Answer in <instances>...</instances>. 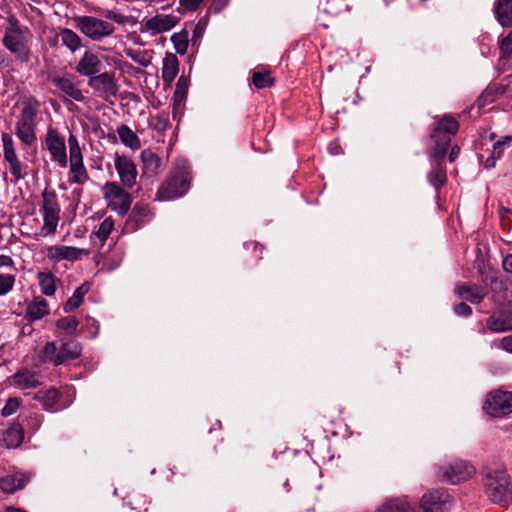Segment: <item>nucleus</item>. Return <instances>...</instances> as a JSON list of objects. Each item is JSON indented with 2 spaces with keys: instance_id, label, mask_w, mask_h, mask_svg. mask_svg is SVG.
<instances>
[{
  "instance_id": "f257e3e1",
  "label": "nucleus",
  "mask_w": 512,
  "mask_h": 512,
  "mask_svg": "<svg viewBox=\"0 0 512 512\" xmlns=\"http://www.w3.org/2000/svg\"><path fill=\"white\" fill-rule=\"evenodd\" d=\"M482 474L485 493L493 503L506 505L512 501L511 480L503 464L485 466Z\"/></svg>"
},
{
  "instance_id": "f03ea898",
  "label": "nucleus",
  "mask_w": 512,
  "mask_h": 512,
  "mask_svg": "<svg viewBox=\"0 0 512 512\" xmlns=\"http://www.w3.org/2000/svg\"><path fill=\"white\" fill-rule=\"evenodd\" d=\"M31 40L30 29L22 25L15 15H9L2 38L3 46L21 62H28Z\"/></svg>"
},
{
  "instance_id": "7ed1b4c3",
  "label": "nucleus",
  "mask_w": 512,
  "mask_h": 512,
  "mask_svg": "<svg viewBox=\"0 0 512 512\" xmlns=\"http://www.w3.org/2000/svg\"><path fill=\"white\" fill-rule=\"evenodd\" d=\"M191 170L185 159H177L171 175L160 186L156 199L165 201L184 195L190 188Z\"/></svg>"
},
{
  "instance_id": "20e7f679",
  "label": "nucleus",
  "mask_w": 512,
  "mask_h": 512,
  "mask_svg": "<svg viewBox=\"0 0 512 512\" xmlns=\"http://www.w3.org/2000/svg\"><path fill=\"white\" fill-rule=\"evenodd\" d=\"M459 123L450 114H445L439 119L431 132V140L433 146L429 148V156L436 158H444L451 141V135L457 133Z\"/></svg>"
},
{
  "instance_id": "39448f33",
  "label": "nucleus",
  "mask_w": 512,
  "mask_h": 512,
  "mask_svg": "<svg viewBox=\"0 0 512 512\" xmlns=\"http://www.w3.org/2000/svg\"><path fill=\"white\" fill-rule=\"evenodd\" d=\"M39 110V103L36 99L30 98L23 102L22 109L15 124V134L26 146L32 145L36 137V116Z\"/></svg>"
},
{
  "instance_id": "423d86ee",
  "label": "nucleus",
  "mask_w": 512,
  "mask_h": 512,
  "mask_svg": "<svg viewBox=\"0 0 512 512\" xmlns=\"http://www.w3.org/2000/svg\"><path fill=\"white\" fill-rule=\"evenodd\" d=\"M82 345L74 340L63 342L60 348H57L55 342L50 341L45 344L42 350V359L45 363L59 366L68 361L80 357Z\"/></svg>"
},
{
  "instance_id": "0eeeda50",
  "label": "nucleus",
  "mask_w": 512,
  "mask_h": 512,
  "mask_svg": "<svg viewBox=\"0 0 512 512\" xmlns=\"http://www.w3.org/2000/svg\"><path fill=\"white\" fill-rule=\"evenodd\" d=\"M40 211L43 217V226L41 227L40 235L46 237L54 234L60 219V205L54 191L44 190L42 193V206Z\"/></svg>"
},
{
  "instance_id": "6e6552de",
  "label": "nucleus",
  "mask_w": 512,
  "mask_h": 512,
  "mask_svg": "<svg viewBox=\"0 0 512 512\" xmlns=\"http://www.w3.org/2000/svg\"><path fill=\"white\" fill-rule=\"evenodd\" d=\"M102 192L108 208L119 216H125L128 213L132 197L117 182H107L103 186Z\"/></svg>"
},
{
  "instance_id": "1a4fd4ad",
  "label": "nucleus",
  "mask_w": 512,
  "mask_h": 512,
  "mask_svg": "<svg viewBox=\"0 0 512 512\" xmlns=\"http://www.w3.org/2000/svg\"><path fill=\"white\" fill-rule=\"evenodd\" d=\"M75 23L76 27L92 41H101L115 31V27L111 23L93 16L76 17Z\"/></svg>"
},
{
  "instance_id": "9d476101",
  "label": "nucleus",
  "mask_w": 512,
  "mask_h": 512,
  "mask_svg": "<svg viewBox=\"0 0 512 512\" xmlns=\"http://www.w3.org/2000/svg\"><path fill=\"white\" fill-rule=\"evenodd\" d=\"M70 154V174L69 182L84 184L89 176L83 163L81 148L75 135L70 134L68 138Z\"/></svg>"
},
{
  "instance_id": "9b49d317",
  "label": "nucleus",
  "mask_w": 512,
  "mask_h": 512,
  "mask_svg": "<svg viewBox=\"0 0 512 512\" xmlns=\"http://www.w3.org/2000/svg\"><path fill=\"white\" fill-rule=\"evenodd\" d=\"M475 469L466 461L457 460L438 468L437 476L442 482L458 484L472 477Z\"/></svg>"
},
{
  "instance_id": "f8f14e48",
  "label": "nucleus",
  "mask_w": 512,
  "mask_h": 512,
  "mask_svg": "<svg viewBox=\"0 0 512 512\" xmlns=\"http://www.w3.org/2000/svg\"><path fill=\"white\" fill-rule=\"evenodd\" d=\"M453 498L444 489H434L425 493L420 501L423 512H449Z\"/></svg>"
},
{
  "instance_id": "ddd939ff",
  "label": "nucleus",
  "mask_w": 512,
  "mask_h": 512,
  "mask_svg": "<svg viewBox=\"0 0 512 512\" xmlns=\"http://www.w3.org/2000/svg\"><path fill=\"white\" fill-rule=\"evenodd\" d=\"M484 410L492 417H503L512 413V392H491L485 401Z\"/></svg>"
},
{
  "instance_id": "4468645a",
  "label": "nucleus",
  "mask_w": 512,
  "mask_h": 512,
  "mask_svg": "<svg viewBox=\"0 0 512 512\" xmlns=\"http://www.w3.org/2000/svg\"><path fill=\"white\" fill-rule=\"evenodd\" d=\"M45 145L48 149L51 160L57 162L61 168L68 164L65 139L57 129L49 127L45 135Z\"/></svg>"
},
{
  "instance_id": "2eb2a0df",
  "label": "nucleus",
  "mask_w": 512,
  "mask_h": 512,
  "mask_svg": "<svg viewBox=\"0 0 512 512\" xmlns=\"http://www.w3.org/2000/svg\"><path fill=\"white\" fill-rule=\"evenodd\" d=\"M114 165L122 185L126 188H132L136 184L138 176L134 161L126 155L116 154Z\"/></svg>"
},
{
  "instance_id": "dca6fc26",
  "label": "nucleus",
  "mask_w": 512,
  "mask_h": 512,
  "mask_svg": "<svg viewBox=\"0 0 512 512\" xmlns=\"http://www.w3.org/2000/svg\"><path fill=\"white\" fill-rule=\"evenodd\" d=\"M88 85L95 92H100L105 96H116L118 85L115 74L112 72H99L88 79Z\"/></svg>"
},
{
  "instance_id": "f3484780",
  "label": "nucleus",
  "mask_w": 512,
  "mask_h": 512,
  "mask_svg": "<svg viewBox=\"0 0 512 512\" xmlns=\"http://www.w3.org/2000/svg\"><path fill=\"white\" fill-rule=\"evenodd\" d=\"M102 62L99 56L91 51H85L75 66V71L81 75L91 78L102 70Z\"/></svg>"
},
{
  "instance_id": "a211bd4d",
  "label": "nucleus",
  "mask_w": 512,
  "mask_h": 512,
  "mask_svg": "<svg viewBox=\"0 0 512 512\" xmlns=\"http://www.w3.org/2000/svg\"><path fill=\"white\" fill-rule=\"evenodd\" d=\"M152 218V212L148 204L136 203L126 221V229L134 232L148 223Z\"/></svg>"
},
{
  "instance_id": "6ab92c4d",
  "label": "nucleus",
  "mask_w": 512,
  "mask_h": 512,
  "mask_svg": "<svg viewBox=\"0 0 512 512\" xmlns=\"http://www.w3.org/2000/svg\"><path fill=\"white\" fill-rule=\"evenodd\" d=\"M47 255L54 261H75L82 256L89 255V250L72 246H51L48 248Z\"/></svg>"
},
{
  "instance_id": "aec40b11",
  "label": "nucleus",
  "mask_w": 512,
  "mask_h": 512,
  "mask_svg": "<svg viewBox=\"0 0 512 512\" xmlns=\"http://www.w3.org/2000/svg\"><path fill=\"white\" fill-rule=\"evenodd\" d=\"M52 84L65 96L77 101L83 102L85 96L78 85L73 81L72 77H53Z\"/></svg>"
},
{
  "instance_id": "412c9836",
  "label": "nucleus",
  "mask_w": 512,
  "mask_h": 512,
  "mask_svg": "<svg viewBox=\"0 0 512 512\" xmlns=\"http://www.w3.org/2000/svg\"><path fill=\"white\" fill-rule=\"evenodd\" d=\"M178 22V18L173 15L158 14L147 19L144 28L150 31L152 35L171 30Z\"/></svg>"
},
{
  "instance_id": "4be33fe9",
  "label": "nucleus",
  "mask_w": 512,
  "mask_h": 512,
  "mask_svg": "<svg viewBox=\"0 0 512 512\" xmlns=\"http://www.w3.org/2000/svg\"><path fill=\"white\" fill-rule=\"evenodd\" d=\"M455 294L472 304H479L487 295V290L478 285H468L464 283L457 284L454 289Z\"/></svg>"
},
{
  "instance_id": "5701e85b",
  "label": "nucleus",
  "mask_w": 512,
  "mask_h": 512,
  "mask_svg": "<svg viewBox=\"0 0 512 512\" xmlns=\"http://www.w3.org/2000/svg\"><path fill=\"white\" fill-rule=\"evenodd\" d=\"M30 477L29 473L24 472L6 475L0 479V488L5 493H14L22 489L28 483Z\"/></svg>"
},
{
  "instance_id": "b1692460",
  "label": "nucleus",
  "mask_w": 512,
  "mask_h": 512,
  "mask_svg": "<svg viewBox=\"0 0 512 512\" xmlns=\"http://www.w3.org/2000/svg\"><path fill=\"white\" fill-rule=\"evenodd\" d=\"M432 170L428 174V181L436 189H440L447 181L446 167L443 164L444 158L430 157Z\"/></svg>"
},
{
  "instance_id": "393cba45",
  "label": "nucleus",
  "mask_w": 512,
  "mask_h": 512,
  "mask_svg": "<svg viewBox=\"0 0 512 512\" xmlns=\"http://www.w3.org/2000/svg\"><path fill=\"white\" fill-rule=\"evenodd\" d=\"M24 439V430L21 424L12 423L2 435V445L6 448H17Z\"/></svg>"
},
{
  "instance_id": "a878e982",
  "label": "nucleus",
  "mask_w": 512,
  "mask_h": 512,
  "mask_svg": "<svg viewBox=\"0 0 512 512\" xmlns=\"http://www.w3.org/2000/svg\"><path fill=\"white\" fill-rule=\"evenodd\" d=\"M486 325L492 332H505L512 330V311L501 312L498 316L491 315Z\"/></svg>"
},
{
  "instance_id": "bb28decb",
  "label": "nucleus",
  "mask_w": 512,
  "mask_h": 512,
  "mask_svg": "<svg viewBox=\"0 0 512 512\" xmlns=\"http://www.w3.org/2000/svg\"><path fill=\"white\" fill-rule=\"evenodd\" d=\"M179 72V60L174 53L166 52L163 58L162 79L171 84Z\"/></svg>"
},
{
  "instance_id": "cd10ccee",
  "label": "nucleus",
  "mask_w": 512,
  "mask_h": 512,
  "mask_svg": "<svg viewBox=\"0 0 512 512\" xmlns=\"http://www.w3.org/2000/svg\"><path fill=\"white\" fill-rule=\"evenodd\" d=\"M13 379L15 385L21 389L35 388L40 384L39 373L29 369L16 372L13 375Z\"/></svg>"
},
{
  "instance_id": "c85d7f7f",
  "label": "nucleus",
  "mask_w": 512,
  "mask_h": 512,
  "mask_svg": "<svg viewBox=\"0 0 512 512\" xmlns=\"http://www.w3.org/2000/svg\"><path fill=\"white\" fill-rule=\"evenodd\" d=\"M49 314L47 301L42 297H35L26 308V318L29 321H37Z\"/></svg>"
},
{
  "instance_id": "c756f323",
  "label": "nucleus",
  "mask_w": 512,
  "mask_h": 512,
  "mask_svg": "<svg viewBox=\"0 0 512 512\" xmlns=\"http://www.w3.org/2000/svg\"><path fill=\"white\" fill-rule=\"evenodd\" d=\"M497 21L503 27L512 26V0H498L494 6Z\"/></svg>"
},
{
  "instance_id": "7c9ffc66",
  "label": "nucleus",
  "mask_w": 512,
  "mask_h": 512,
  "mask_svg": "<svg viewBox=\"0 0 512 512\" xmlns=\"http://www.w3.org/2000/svg\"><path fill=\"white\" fill-rule=\"evenodd\" d=\"M143 162V173L147 176H153L159 172L161 158L151 149H145L141 152Z\"/></svg>"
},
{
  "instance_id": "2f4dec72",
  "label": "nucleus",
  "mask_w": 512,
  "mask_h": 512,
  "mask_svg": "<svg viewBox=\"0 0 512 512\" xmlns=\"http://www.w3.org/2000/svg\"><path fill=\"white\" fill-rule=\"evenodd\" d=\"M33 399L41 403L46 411H54L53 407L60 399V393L56 388H49L46 390H39L33 396Z\"/></svg>"
},
{
  "instance_id": "473e14b6",
  "label": "nucleus",
  "mask_w": 512,
  "mask_h": 512,
  "mask_svg": "<svg viewBox=\"0 0 512 512\" xmlns=\"http://www.w3.org/2000/svg\"><path fill=\"white\" fill-rule=\"evenodd\" d=\"M61 43L66 46L71 53L76 52L82 47V39L71 29L61 28L57 35Z\"/></svg>"
},
{
  "instance_id": "72a5a7b5",
  "label": "nucleus",
  "mask_w": 512,
  "mask_h": 512,
  "mask_svg": "<svg viewBox=\"0 0 512 512\" xmlns=\"http://www.w3.org/2000/svg\"><path fill=\"white\" fill-rule=\"evenodd\" d=\"M118 136L121 142L132 150H138L141 142L136 133L127 125L122 124L117 128Z\"/></svg>"
},
{
  "instance_id": "f704fd0d",
  "label": "nucleus",
  "mask_w": 512,
  "mask_h": 512,
  "mask_svg": "<svg viewBox=\"0 0 512 512\" xmlns=\"http://www.w3.org/2000/svg\"><path fill=\"white\" fill-rule=\"evenodd\" d=\"M512 144V137L511 136H505L503 139L497 141L493 145V150L490 155L486 159L485 167L486 168H492L495 166V163L498 159H500L505 151V149L509 148Z\"/></svg>"
},
{
  "instance_id": "c9c22d12",
  "label": "nucleus",
  "mask_w": 512,
  "mask_h": 512,
  "mask_svg": "<svg viewBox=\"0 0 512 512\" xmlns=\"http://www.w3.org/2000/svg\"><path fill=\"white\" fill-rule=\"evenodd\" d=\"M378 512H412V507L404 498H392L385 501Z\"/></svg>"
},
{
  "instance_id": "e433bc0d",
  "label": "nucleus",
  "mask_w": 512,
  "mask_h": 512,
  "mask_svg": "<svg viewBox=\"0 0 512 512\" xmlns=\"http://www.w3.org/2000/svg\"><path fill=\"white\" fill-rule=\"evenodd\" d=\"M41 292L46 296H52L56 291L58 279L51 272H39L37 274Z\"/></svg>"
},
{
  "instance_id": "4c0bfd02",
  "label": "nucleus",
  "mask_w": 512,
  "mask_h": 512,
  "mask_svg": "<svg viewBox=\"0 0 512 512\" xmlns=\"http://www.w3.org/2000/svg\"><path fill=\"white\" fill-rule=\"evenodd\" d=\"M3 157L5 161L8 163L10 173L13 176V181L16 183L19 180L23 179L26 173L23 172L22 163L19 160L17 153Z\"/></svg>"
},
{
  "instance_id": "58836bf2",
  "label": "nucleus",
  "mask_w": 512,
  "mask_h": 512,
  "mask_svg": "<svg viewBox=\"0 0 512 512\" xmlns=\"http://www.w3.org/2000/svg\"><path fill=\"white\" fill-rule=\"evenodd\" d=\"M79 321L75 316L61 317L56 321V327L67 336H73L76 334Z\"/></svg>"
},
{
  "instance_id": "ea45409f",
  "label": "nucleus",
  "mask_w": 512,
  "mask_h": 512,
  "mask_svg": "<svg viewBox=\"0 0 512 512\" xmlns=\"http://www.w3.org/2000/svg\"><path fill=\"white\" fill-rule=\"evenodd\" d=\"M171 41L177 53L183 55L187 52L189 46V34L186 30L175 33L171 37Z\"/></svg>"
},
{
  "instance_id": "a19ab883",
  "label": "nucleus",
  "mask_w": 512,
  "mask_h": 512,
  "mask_svg": "<svg viewBox=\"0 0 512 512\" xmlns=\"http://www.w3.org/2000/svg\"><path fill=\"white\" fill-rule=\"evenodd\" d=\"M274 83L275 77L272 76V72L263 66H258V89L271 87Z\"/></svg>"
},
{
  "instance_id": "79ce46f5",
  "label": "nucleus",
  "mask_w": 512,
  "mask_h": 512,
  "mask_svg": "<svg viewBox=\"0 0 512 512\" xmlns=\"http://www.w3.org/2000/svg\"><path fill=\"white\" fill-rule=\"evenodd\" d=\"M113 228V219L111 217H107L101 222V224L99 225L98 229L94 232V234L101 242H104L111 234Z\"/></svg>"
},
{
  "instance_id": "37998d69",
  "label": "nucleus",
  "mask_w": 512,
  "mask_h": 512,
  "mask_svg": "<svg viewBox=\"0 0 512 512\" xmlns=\"http://www.w3.org/2000/svg\"><path fill=\"white\" fill-rule=\"evenodd\" d=\"M188 86H189L188 79L185 78L184 76H181L176 83V89L174 92V100L176 102L180 103L181 101H183L186 98L187 92H188Z\"/></svg>"
},
{
  "instance_id": "c03bdc74",
  "label": "nucleus",
  "mask_w": 512,
  "mask_h": 512,
  "mask_svg": "<svg viewBox=\"0 0 512 512\" xmlns=\"http://www.w3.org/2000/svg\"><path fill=\"white\" fill-rule=\"evenodd\" d=\"M20 404H21L20 398H17V397L9 398L1 410V415L3 417H9V416L13 415L20 407Z\"/></svg>"
},
{
  "instance_id": "a18cd8bd",
  "label": "nucleus",
  "mask_w": 512,
  "mask_h": 512,
  "mask_svg": "<svg viewBox=\"0 0 512 512\" xmlns=\"http://www.w3.org/2000/svg\"><path fill=\"white\" fill-rule=\"evenodd\" d=\"M15 276L11 274H0V296L10 292L14 286Z\"/></svg>"
},
{
  "instance_id": "49530a36",
  "label": "nucleus",
  "mask_w": 512,
  "mask_h": 512,
  "mask_svg": "<svg viewBox=\"0 0 512 512\" xmlns=\"http://www.w3.org/2000/svg\"><path fill=\"white\" fill-rule=\"evenodd\" d=\"M2 144H3V156L15 154L16 148L12 136L8 133H3L1 136Z\"/></svg>"
},
{
  "instance_id": "de8ad7c7",
  "label": "nucleus",
  "mask_w": 512,
  "mask_h": 512,
  "mask_svg": "<svg viewBox=\"0 0 512 512\" xmlns=\"http://www.w3.org/2000/svg\"><path fill=\"white\" fill-rule=\"evenodd\" d=\"M127 55L135 62L143 67H147L151 64V59L146 56V52L141 51H128Z\"/></svg>"
},
{
  "instance_id": "09e8293b",
  "label": "nucleus",
  "mask_w": 512,
  "mask_h": 512,
  "mask_svg": "<svg viewBox=\"0 0 512 512\" xmlns=\"http://www.w3.org/2000/svg\"><path fill=\"white\" fill-rule=\"evenodd\" d=\"M83 303V300L78 297V295L74 294L66 301L63 306V310L65 313H70L76 310Z\"/></svg>"
},
{
  "instance_id": "8fccbe9b",
  "label": "nucleus",
  "mask_w": 512,
  "mask_h": 512,
  "mask_svg": "<svg viewBox=\"0 0 512 512\" xmlns=\"http://www.w3.org/2000/svg\"><path fill=\"white\" fill-rule=\"evenodd\" d=\"M500 50L504 56H509L512 54V30L505 38L502 39Z\"/></svg>"
},
{
  "instance_id": "3c124183",
  "label": "nucleus",
  "mask_w": 512,
  "mask_h": 512,
  "mask_svg": "<svg viewBox=\"0 0 512 512\" xmlns=\"http://www.w3.org/2000/svg\"><path fill=\"white\" fill-rule=\"evenodd\" d=\"M43 422V417L42 415H39V414H33V415H30L27 419V426L29 429H32L33 431H36L37 429H39V427L41 426Z\"/></svg>"
},
{
  "instance_id": "603ef678",
  "label": "nucleus",
  "mask_w": 512,
  "mask_h": 512,
  "mask_svg": "<svg viewBox=\"0 0 512 512\" xmlns=\"http://www.w3.org/2000/svg\"><path fill=\"white\" fill-rule=\"evenodd\" d=\"M104 16L105 18L112 20L118 24H124L126 22V17L124 15L113 10L106 11Z\"/></svg>"
},
{
  "instance_id": "864d4df0",
  "label": "nucleus",
  "mask_w": 512,
  "mask_h": 512,
  "mask_svg": "<svg viewBox=\"0 0 512 512\" xmlns=\"http://www.w3.org/2000/svg\"><path fill=\"white\" fill-rule=\"evenodd\" d=\"M454 312H455V314H457L459 316L468 317L472 314V309L466 303L461 302L454 307Z\"/></svg>"
},
{
  "instance_id": "5fc2aeb1",
  "label": "nucleus",
  "mask_w": 512,
  "mask_h": 512,
  "mask_svg": "<svg viewBox=\"0 0 512 512\" xmlns=\"http://www.w3.org/2000/svg\"><path fill=\"white\" fill-rule=\"evenodd\" d=\"M203 0H180L181 7L188 11H195L198 9Z\"/></svg>"
},
{
  "instance_id": "6e6d98bb",
  "label": "nucleus",
  "mask_w": 512,
  "mask_h": 512,
  "mask_svg": "<svg viewBox=\"0 0 512 512\" xmlns=\"http://www.w3.org/2000/svg\"><path fill=\"white\" fill-rule=\"evenodd\" d=\"M229 3V0H213L210 6V10L214 13H219Z\"/></svg>"
},
{
  "instance_id": "4d7b16f0",
  "label": "nucleus",
  "mask_w": 512,
  "mask_h": 512,
  "mask_svg": "<svg viewBox=\"0 0 512 512\" xmlns=\"http://www.w3.org/2000/svg\"><path fill=\"white\" fill-rule=\"evenodd\" d=\"M89 290L90 284L88 282H84L74 291V294L78 295V297L83 300Z\"/></svg>"
},
{
  "instance_id": "13d9d810",
  "label": "nucleus",
  "mask_w": 512,
  "mask_h": 512,
  "mask_svg": "<svg viewBox=\"0 0 512 512\" xmlns=\"http://www.w3.org/2000/svg\"><path fill=\"white\" fill-rule=\"evenodd\" d=\"M500 347L505 351L512 353V335L502 338Z\"/></svg>"
},
{
  "instance_id": "bf43d9fd",
  "label": "nucleus",
  "mask_w": 512,
  "mask_h": 512,
  "mask_svg": "<svg viewBox=\"0 0 512 512\" xmlns=\"http://www.w3.org/2000/svg\"><path fill=\"white\" fill-rule=\"evenodd\" d=\"M503 268L506 272L512 273V253L503 259Z\"/></svg>"
},
{
  "instance_id": "052dcab7",
  "label": "nucleus",
  "mask_w": 512,
  "mask_h": 512,
  "mask_svg": "<svg viewBox=\"0 0 512 512\" xmlns=\"http://www.w3.org/2000/svg\"><path fill=\"white\" fill-rule=\"evenodd\" d=\"M13 266V260L7 255H0V267H11Z\"/></svg>"
},
{
  "instance_id": "680f3d73",
  "label": "nucleus",
  "mask_w": 512,
  "mask_h": 512,
  "mask_svg": "<svg viewBox=\"0 0 512 512\" xmlns=\"http://www.w3.org/2000/svg\"><path fill=\"white\" fill-rule=\"evenodd\" d=\"M201 33H202L201 28L197 25L194 29L193 37L191 39L192 45H195L196 43L199 42Z\"/></svg>"
},
{
  "instance_id": "e2e57ef3",
  "label": "nucleus",
  "mask_w": 512,
  "mask_h": 512,
  "mask_svg": "<svg viewBox=\"0 0 512 512\" xmlns=\"http://www.w3.org/2000/svg\"><path fill=\"white\" fill-rule=\"evenodd\" d=\"M459 151H460V149H459L458 146H453L451 148V151H450V154H449L450 162H453L457 158V156L459 154Z\"/></svg>"
},
{
  "instance_id": "0e129e2a",
  "label": "nucleus",
  "mask_w": 512,
  "mask_h": 512,
  "mask_svg": "<svg viewBox=\"0 0 512 512\" xmlns=\"http://www.w3.org/2000/svg\"><path fill=\"white\" fill-rule=\"evenodd\" d=\"M250 84L256 86V70H251Z\"/></svg>"
},
{
  "instance_id": "69168bd1",
  "label": "nucleus",
  "mask_w": 512,
  "mask_h": 512,
  "mask_svg": "<svg viewBox=\"0 0 512 512\" xmlns=\"http://www.w3.org/2000/svg\"><path fill=\"white\" fill-rule=\"evenodd\" d=\"M4 512H25L24 510H21L19 508L15 507H8L4 510Z\"/></svg>"
}]
</instances>
